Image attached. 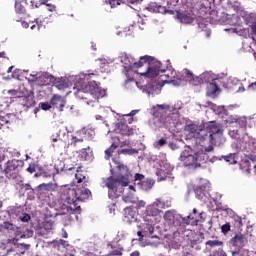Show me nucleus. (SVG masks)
I'll list each match as a JSON object with an SVG mask.
<instances>
[{"instance_id":"obj_1","label":"nucleus","mask_w":256,"mask_h":256,"mask_svg":"<svg viewBox=\"0 0 256 256\" xmlns=\"http://www.w3.org/2000/svg\"><path fill=\"white\" fill-rule=\"evenodd\" d=\"M161 62L151 56L145 55L140 57L138 62H134L133 64H129V69H141V67H146V70L143 72H138L141 77H146L147 79H155L160 73H164L160 76L162 84L172 83L173 85H180L179 81L175 80L177 77V72L171 69H163L161 68Z\"/></svg>"},{"instance_id":"obj_2","label":"nucleus","mask_w":256,"mask_h":256,"mask_svg":"<svg viewBox=\"0 0 256 256\" xmlns=\"http://www.w3.org/2000/svg\"><path fill=\"white\" fill-rule=\"evenodd\" d=\"M112 161L116 165V169H118L120 175L107 178L105 181V185L109 189V198L117 199V197H119V194H117V190L123 189V187H129L131 172H129V168L126 165L122 164L119 158H113Z\"/></svg>"},{"instance_id":"obj_3","label":"nucleus","mask_w":256,"mask_h":256,"mask_svg":"<svg viewBox=\"0 0 256 256\" xmlns=\"http://www.w3.org/2000/svg\"><path fill=\"white\" fill-rule=\"evenodd\" d=\"M91 197V190L84 188H68L64 189L61 194V199L64 201V205L66 206L67 213L73 214L75 212H81V206L79 205V201H85Z\"/></svg>"},{"instance_id":"obj_4","label":"nucleus","mask_w":256,"mask_h":256,"mask_svg":"<svg viewBox=\"0 0 256 256\" xmlns=\"http://www.w3.org/2000/svg\"><path fill=\"white\" fill-rule=\"evenodd\" d=\"M222 135L223 129H221V126L217 125L215 122H211L207 127L203 125L200 126L196 139H198V141H207L208 139L210 145H217V140L221 139Z\"/></svg>"},{"instance_id":"obj_5","label":"nucleus","mask_w":256,"mask_h":256,"mask_svg":"<svg viewBox=\"0 0 256 256\" xmlns=\"http://www.w3.org/2000/svg\"><path fill=\"white\" fill-rule=\"evenodd\" d=\"M3 161V158L0 156V163ZM23 165H25V162L22 160L12 159L8 160L4 168L0 164L1 173H3L6 177V179H17L19 177L21 171L23 170Z\"/></svg>"},{"instance_id":"obj_6","label":"nucleus","mask_w":256,"mask_h":256,"mask_svg":"<svg viewBox=\"0 0 256 256\" xmlns=\"http://www.w3.org/2000/svg\"><path fill=\"white\" fill-rule=\"evenodd\" d=\"M95 138V129L87 126L76 132L75 136H72L71 145L77 147V143H83L84 139L93 141Z\"/></svg>"},{"instance_id":"obj_7","label":"nucleus","mask_w":256,"mask_h":256,"mask_svg":"<svg viewBox=\"0 0 256 256\" xmlns=\"http://www.w3.org/2000/svg\"><path fill=\"white\" fill-rule=\"evenodd\" d=\"M83 91H86V93H90L92 97H94L96 100L103 99L106 95L105 89L101 88L99 85H97L96 81H92L88 83L84 88Z\"/></svg>"},{"instance_id":"obj_8","label":"nucleus","mask_w":256,"mask_h":256,"mask_svg":"<svg viewBox=\"0 0 256 256\" xmlns=\"http://www.w3.org/2000/svg\"><path fill=\"white\" fill-rule=\"evenodd\" d=\"M230 245L235 247V250L232 251V256L239 255V251H241V249L247 245V238L245 235L238 233L230 240Z\"/></svg>"},{"instance_id":"obj_9","label":"nucleus","mask_w":256,"mask_h":256,"mask_svg":"<svg viewBox=\"0 0 256 256\" xmlns=\"http://www.w3.org/2000/svg\"><path fill=\"white\" fill-rule=\"evenodd\" d=\"M180 161L184 164V167H189L190 169H197L198 167L196 155L190 154L187 150L181 153Z\"/></svg>"},{"instance_id":"obj_10","label":"nucleus","mask_w":256,"mask_h":256,"mask_svg":"<svg viewBox=\"0 0 256 256\" xmlns=\"http://www.w3.org/2000/svg\"><path fill=\"white\" fill-rule=\"evenodd\" d=\"M207 187H209V181H207V179L200 178L196 181L193 189L197 199L203 200Z\"/></svg>"},{"instance_id":"obj_11","label":"nucleus","mask_w":256,"mask_h":256,"mask_svg":"<svg viewBox=\"0 0 256 256\" xmlns=\"http://www.w3.org/2000/svg\"><path fill=\"white\" fill-rule=\"evenodd\" d=\"M30 77H32L31 81L33 83H37L40 87H45L47 85H51V81L55 79L53 75H49L47 73H42V74H31Z\"/></svg>"},{"instance_id":"obj_12","label":"nucleus","mask_w":256,"mask_h":256,"mask_svg":"<svg viewBox=\"0 0 256 256\" xmlns=\"http://www.w3.org/2000/svg\"><path fill=\"white\" fill-rule=\"evenodd\" d=\"M153 117L159 119L160 123H165V119L167 117V111H169V105L162 104L154 106L153 109Z\"/></svg>"},{"instance_id":"obj_13","label":"nucleus","mask_w":256,"mask_h":256,"mask_svg":"<svg viewBox=\"0 0 256 256\" xmlns=\"http://www.w3.org/2000/svg\"><path fill=\"white\" fill-rule=\"evenodd\" d=\"M186 237L190 247L193 248L196 245L203 243V239H205V234H203V232H195L191 230L190 232H188Z\"/></svg>"},{"instance_id":"obj_14","label":"nucleus","mask_w":256,"mask_h":256,"mask_svg":"<svg viewBox=\"0 0 256 256\" xmlns=\"http://www.w3.org/2000/svg\"><path fill=\"white\" fill-rule=\"evenodd\" d=\"M164 220L168 225L173 227H181V216L175 214L174 210H168L164 214Z\"/></svg>"},{"instance_id":"obj_15","label":"nucleus","mask_w":256,"mask_h":256,"mask_svg":"<svg viewBox=\"0 0 256 256\" xmlns=\"http://www.w3.org/2000/svg\"><path fill=\"white\" fill-rule=\"evenodd\" d=\"M161 213V210L157 208L153 203L149 206H147L146 211H145V217L144 221H155V217Z\"/></svg>"},{"instance_id":"obj_16","label":"nucleus","mask_w":256,"mask_h":256,"mask_svg":"<svg viewBox=\"0 0 256 256\" xmlns=\"http://www.w3.org/2000/svg\"><path fill=\"white\" fill-rule=\"evenodd\" d=\"M142 233L145 237L149 235L152 239H155V237H157L153 236V233H155V220L145 221V223L142 224Z\"/></svg>"},{"instance_id":"obj_17","label":"nucleus","mask_w":256,"mask_h":256,"mask_svg":"<svg viewBox=\"0 0 256 256\" xmlns=\"http://www.w3.org/2000/svg\"><path fill=\"white\" fill-rule=\"evenodd\" d=\"M76 153L78 155L79 161H91L93 158V150H91V147L82 148Z\"/></svg>"},{"instance_id":"obj_18","label":"nucleus","mask_w":256,"mask_h":256,"mask_svg":"<svg viewBox=\"0 0 256 256\" xmlns=\"http://www.w3.org/2000/svg\"><path fill=\"white\" fill-rule=\"evenodd\" d=\"M176 18L180 21V23H184L186 25H189L195 21V18L191 15V13L187 12H179L176 13Z\"/></svg>"},{"instance_id":"obj_19","label":"nucleus","mask_w":256,"mask_h":256,"mask_svg":"<svg viewBox=\"0 0 256 256\" xmlns=\"http://www.w3.org/2000/svg\"><path fill=\"white\" fill-rule=\"evenodd\" d=\"M146 11H149L150 13H167V8L165 6H161L157 4V2H150L146 6Z\"/></svg>"},{"instance_id":"obj_20","label":"nucleus","mask_w":256,"mask_h":256,"mask_svg":"<svg viewBox=\"0 0 256 256\" xmlns=\"http://www.w3.org/2000/svg\"><path fill=\"white\" fill-rule=\"evenodd\" d=\"M186 80L189 81L191 85L198 86L203 84V79L199 76H195L191 73L189 69H185Z\"/></svg>"},{"instance_id":"obj_21","label":"nucleus","mask_w":256,"mask_h":256,"mask_svg":"<svg viewBox=\"0 0 256 256\" xmlns=\"http://www.w3.org/2000/svg\"><path fill=\"white\" fill-rule=\"evenodd\" d=\"M22 101L24 107H33V105H35V95L33 92L25 91L22 96Z\"/></svg>"},{"instance_id":"obj_22","label":"nucleus","mask_w":256,"mask_h":256,"mask_svg":"<svg viewBox=\"0 0 256 256\" xmlns=\"http://www.w3.org/2000/svg\"><path fill=\"white\" fill-rule=\"evenodd\" d=\"M25 5H27V0H16L14 5L15 13L17 15H27V8Z\"/></svg>"},{"instance_id":"obj_23","label":"nucleus","mask_w":256,"mask_h":256,"mask_svg":"<svg viewBox=\"0 0 256 256\" xmlns=\"http://www.w3.org/2000/svg\"><path fill=\"white\" fill-rule=\"evenodd\" d=\"M22 27L24 29H30L34 31V29H37L38 31L43 28V22H41L39 19H35V21H32L30 23L22 21Z\"/></svg>"},{"instance_id":"obj_24","label":"nucleus","mask_w":256,"mask_h":256,"mask_svg":"<svg viewBox=\"0 0 256 256\" xmlns=\"http://www.w3.org/2000/svg\"><path fill=\"white\" fill-rule=\"evenodd\" d=\"M51 105H58L59 111H63L65 109V99H63V96L59 94H54L50 101Z\"/></svg>"},{"instance_id":"obj_25","label":"nucleus","mask_w":256,"mask_h":256,"mask_svg":"<svg viewBox=\"0 0 256 256\" xmlns=\"http://www.w3.org/2000/svg\"><path fill=\"white\" fill-rule=\"evenodd\" d=\"M54 87L59 91H64V89L69 88V80L67 78H54Z\"/></svg>"},{"instance_id":"obj_26","label":"nucleus","mask_w":256,"mask_h":256,"mask_svg":"<svg viewBox=\"0 0 256 256\" xmlns=\"http://www.w3.org/2000/svg\"><path fill=\"white\" fill-rule=\"evenodd\" d=\"M118 133L126 137H131V135H134L135 132L133 128H130L127 124L122 123L118 125Z\"/></svg>"},{"instance_id":"obj_27","label":"nucleus","mask_w":256,"mask_h":256,"mask_svg":"<svg viewBox=\"0 0 256 256\" xmlns=\"http://www.w3.org/2000/svg\"><path fill=\"white\" fill-rule=\"evenodd\" d=\"M200 129H201V125H197V124H187L185 126V131H187V133H189L191 137H194V139L197 138V135Z\"/></svg>"},{"instance_id":"obj_28","label":"nucleus","mask_w":256,"mask_h":256,"mask_svg":"<svg viewBox=\"0 0 256 256\" xmlns=\"http://www.w3.org/2000/svg\"><path fill=\"white\" fill-rule=\"evenodd\" d=\"M219 83H221V79L219 78L212 80L207 87L208 95H215L219 91Z\"/></svg>"},{"instance_id":"obj_29","label":"nucleus","mask_w":256,"mask_h":256,"mask_svg":"<svg viewBox=\"0 0 256 256\" xmlns=\"http://www.w3.org/2000/svg\"><path fill=\"white\" fill-rule=\"evenodd\" d=\"M196 163L197 167H201L203 163H207L209 161V155L206 152H196Z\"/></svg>"},{"instance_id":"obj_30","label":"nucleus","mask_w":256,"mask_h":256,"mask_svg":"<svg viewBox=\"0 0 256 256\" xmlns=\"http://www.w3.org/2000/svg\"><path fill=\"white\" fill-rule=\"evenodd\" d=\"M171 171H173V167H171L170 165L166 170L161 169L160 171H158V175L160 176V181H167V178L171 177Z\"/></svg>"},{"instance_id":"obj_31","label":"nucleus","mask_w":256,"mask_h":256,"mask_svg":"<svg viewBox=\"0 0 256 256\" xmlns=\"http://www.w3.org/2000/svg\"><path fill=\"white\" fill-rule=\"evenodd\" d=\"M111 247V251L109 252V256H122L123 255V247L121 245H109Z\"/></svg>"},{"instance_id":"obj_32","label":"nucleus","mask_w":256,"mask_h":256,"mask_svg":"<svg viewBox=\"0 0 256 256\" xmlns=\"http://www.w3.org/2000/svg\"><path fill=\"white\" fill-rule=\"evenodd\" d=\"M124 215H125V219H127V221H133V219H135L137 213L135 212V210H133V208L126 207L124 209Z\"/></svg>"},{"instance_id":"obj_33","label":"nucleus","mask_w":256,"mask_h":256,"mask_svg":"<svg viewBox=\"0 0 256 256\" xmlns=\"http://www.w3.org/2000/svg\"><path fill=\"white\" fill-rule=\"evenodd\" d=\"M206 249H213L215 247H223V241L220 240H208L205 243Z\"/></svg>"},{"instance_id":"obj_34","label":"nucleus","mask_w":256,"mask_h":256,"mask_svg":"<svg viewBox=\"0 0 256 256\" xmlns=\"http://www.w3.org/2000/svg\"><path fill=\"white\" fill-rule=\"evenodd\" d=\"M251 121V119L247 120V117H240L236 119L235 123L239 125L240 129H247V125H249Z\"/></svg>"},{"instance_id":"obj_35","label":"nucleus","mask_w":256,"mask_h":256,"mask_svg":"<svg viewBox=\"0 0 256 256\" xmlns=\"http://www.w3.org/2000/svg\"><path fill=\"white\" fill-rule=\"evenodd\" d=\"M54 187H53V184H40L38 186V191L41 194L43 193H48L49 191H54Z\"/></svg>"},{"instance_id":"obj_36","label":"nucleus","mask_w":256,"mask_h":256,"mask_svg":"<svg viewBox=\"0 0 256 256\" xmlns=\"http://www.w3.org/2000/svg\"><path fill=\"white\" fill-rule=\"evenodd\" d=\"M182 221L185 223V225H198L199 223L197 217L191 215L182 218Z\"/></svg>"},{"instance_id":"obj_37","label":"nucleus","mask_w":256,"mask_h":256,"mask_svg":"<svg viewBox=\"0 0 256 256\" xmlns=\"http://www.w3.org/2000/svg\"><path fill=\"white\" fill-rule=\"evenodd\" d=\"M117 147H119L118 144L112 143L111 146L105 150V159H111V156L115 153V149H117Z\"/></svg>"},{"instance_id":"obj_38","label":"nucleus","mask_w":256,"mask_h":256,"mask_svg":"<svg viewBox=\"0 0 256 256\" xmlns=\"http://www.w3.org/2000/svg\"><path fill=\"white\" fill-rule=\"evenodd\" d=\"M24 93L25 91H21V90H15V89L8 90V94L16 99H22Z\"/></svg>"},{"instance_id":"obj_39","label":"nucleus","mask_w":256,"mask_h":256,"mask_svg":"<svg viewBox=\"0 0 256 256\" xmlns=\"http://www.w3.org/2000/svg\"><path fill=\"white\" fill-rule=\"evenodd\" d=\"M153 204L158 211H161V209H165L166 207H171V204H165V202L161 201V199H157L155 202H153Z\"/></svg>"},{"instance_id":"obj_40","label":"nucleus","mask_w":256,"mask_h":256,"mask_svg":"<svg viewBox=\"0 0 256 256\" xmlns=\"http://www.w3.org/2000/svg\"><path fill=\"white\" fill-rule=\"evenodd\" d=\"M153 185H155V182L153 180H146L142 182V189L144 191H149L153 189Z\"/></svg>"},{"instance_id":"obj_41","label":"nucleus","mask_w":256,"mask_h":256,"mask_svg":"<svg viewBox=\"0 0 256 256\" xmlns=\"http://www.w3.org/2000/svg\"><path fill=\"white\" fill-rule=\"evenodd\" d=\"M75 177L77 179V183H83V180L86 179L85 175H83V171H79V170H77Z\"/></svg>"},{"instance_id":"obj_42","label":"nucleus","mask_w":256,"mask_h":256,"mask_svg":"<svg viewBox=\"0 0 256 256\" xmlns=\"http://www.w3.org/2000/svg\"><path fill=\"white\" fill-rule=\"evenodd\" d=\"M221 231H222V233H224V235H227V233H229V231H231V224L229 222H227L226 224L222 225Z\"/></svg>"},{"instance_id":"obj_43","label":"nucleus","mask_w":256,"mask_h":256,"mask_svg":"<svg viewBox=\"0 0 256 256\" xmlns=\"http://www.w3.org/2000/svg\"><path fill=\"white\" fill-rule=\"evenodd\" d=\"M106 3H109L110 7L113 9L114 7L121 5V0H106Z\"/></svg>"},{"instance_id":"obj_44","label":"nucleus","mask_w":256,"mask_h":256,"mask_svg":"<svg viewBox=\"0 0 256 256\" xmlns=\"http://www.w3.org/2000/svg\"><path fill=\"white\" fill-rule=\"evenodd\" d=\"M44 177H55V168L50 169L49 171H43L42 172Z\"/></svg>"},{"instance_id":"obj_45","label":"nucleus","mask_w":256,"mask_h":256,"mask_svg":"<svg viewBox=\"0 0 256 256\" xmlns=\"http://www.w3.org/2000/svg\"><path fill=\"white\" fill-rule=\"evenodd\" d=\"M118 155H133L132 149H120L118 150Z\"/></svg>"},{"instance_id":"obj_46","label":"nucleus","mask_w":256,"mask_h":256,"mask_svg":"<svg viewBox=\"0 0 256 256\" xmlns=\"http://www.w3.org/2000/svg\"><path fill=\"white\" fill-rule=\"evenodd\" d=\"M42 227H44L47 231L51 232L53 229V223L51 221H45L43 222Z\"/></svg>"},{"instance_id":"obj_47","label":"nucleus","mask_w":256,"mask_h":256,"mask_svg":"<svg viewBox=\"0 0 256 256\" xmlns=\"http://www.w3.org/2000/svg\"><path fill=\"white\" fill-rule=\"evenodd\" d=\"M49 231H47L43 226L39 229L38 235L39 237H47L49 235Z\"/></svg>"},{"instance_id":"obj_48","label":"nucleus","mask_w":256,"mask_h":256,"mask_svg":"<svg viewBox=\"0 0 256 256\" xmlns=\"http://www.w3.org/2000/svg\"><path fill=\"white\" fill-rule=\"evenodd\" d=\"M164 145H167V139L161 138L156 142L155 147H163Z\"/></svg>"},{"instance_id":"obj_49","label":"nucleus","mask_w":256,"mask_h":256,"mask_svg":"<svg viewBox=\"0 0 256 256\" xmlns=\"http://www.w3.org/2000/svg\"><path fill=\"white\" fill-rule=\"evenodd\" d=\"M224 159L227 161V163H235V154L225 156Z\"/></svg>"},{"instance_id":"obj_50","label":"nucleus","mask_w":256,"mask_h":256,"mask_svg":"<svg viewBox=\"0 0 256 256\" xmlns=\"http://www.w3.org/2000/svg\"><path fill=\"white\" fill-rule=\"evenodd\" d=\"M40 107L43 109V111H49V109H51V104L48 102H43L40 104Z\"/></svg>"},{"instance_id":"obj_51","label":"nucleus","mask_w":256,"mask_h":256,"mask_svg":"<svg viewBox=\"0 0 256 256\" xmlns=\"http://www.w3.org/2000/svg\"><path fill=\"white\" fill-rule=\"evenodd\" d=\"M212 256H227V253L223 249L216 250L213 252Z\"/></svg>"},{"instance_id":"obj_52","label":"nucleus","mask_w":256,"mask_h":256,"mask_svg":"<svg viewBox=\"0 0 256 256\" xmlns=\"http://www.w3.org/2000/svg\"><path fill=\"white\" fill-rule=\"evenodd\" d=\"M137 114V110H132L129 114L126 115V117H131L128 120V123H133V117Z\"/></svg>"},{"instance_id":"obj_53","label":"nucleus","mask_w":256,"mask_h":256,"mask_svg":"<svg viewBox=\"0 0 256 256\" xmlns=\"http://www.w3.org/2000/svg\"><path fill=\"white\" fill-rule=\"evenodd\" d=\"M26 171H28V173H31V174L35 173V171H37L35 164H30L26 169Z\"/></svg>"},{"instance_id":"obj_54","label":"nucleus","mask_w":256,"mask_h":256,"mask_svg":"<svg viewBox=\"0 0 256 256\" xmlns=\"http://www.w3.org/2000/svg\"><path fill=\"white\" fill-rule=\"evenodd\" d=\"M3 227H4L5 229L10 230V231H13V229H14L13 224L10 223V222H4V223H3Z\"/></svg>"},{"instance_id":"obj_55","label":"nucleus","mask_w":256,"mask_h":256,"mask_svg":"<svg viewBox=\"0 0 256 256\" xmlns=\"http://www.w3.org/2000/svg\"><path fill=\"white\" fill-rule=\"evenodd\" d=\"M46 7H47V11H49L50 13H53L57 9V7L52 4H46Z\"/></svg>"},{"instance_id":"obj_56","label":"nucleus","mask_w":256,"mask_h":256,"mask_svg":"<svg viewBox=\"0 0 256 256\" xmlns=\"http://www.w3.org/2000/svg\"><path fill=\"white\" fill-rule=\"evenodd\" d=\"M20 219L23 223H28L31 220V216L29 214H24Z\"/></svg>"},{"instance_id":"obj_57","label":"nucleus","mask_w":256,"mask_h":256,"mask_svg":"<svg viewBox=\"0 0 256 256\" xmlns=\"http://www.w3.org/2000/svg\"><path fill=\"white\" fill-rule=\"evenodd\" d=\"M134 179L135 181H143V179H145V176L143 174L136 173Z\"/></svg>"},{"instance_id":"obj_58","label":"nucleus","mask_w":256,"mask_h":256,"mask_svg":"<svg viewBox=\"0 0 256 256\" xmlns=\"http://www.w3.org/2000/svg\"><path fill=\"white\" fill-rule=\"evenodd\" d=\"M129 145H131V141L129 140H125L120 143V147H129Z\"/></svg>"},{"instance_id":"obj_59","label":"nucleus","mask_w":256,"mask_h":256,"mask_svg":"<svg viewBox=\"0 0 256 256\" xmlns=\"http://www.w3.org/2000/svg\"><path fill=\"white\" fill-rule=\"evenodd\" d=\"M249 89L251 91H256V82L252 83L251 85H249Z\"/></svg>"},{"instance_id":"obj_60","label":"nucleus","mask_w":256,"mask_h":256,"mask_svg":"<svg viewBox=\"0 0 256 256\" xmlns=\"http://www.w3.org/2000/svg\"><path fill=\"white\" fill-rule=\"evenodd\" d=\"M249 159L250 161H253L254 163H256V155L250 154Z\"/></svg>"},{"instance_id":"obj_61","label":"nucleus","mask_w":256,"mask_h":256,"mask_svg":"<svg viewBox=\"0 0 256 256\" xmlns=\"http://www.w3.org/2000/svg\"><path fill=\"white\" fill-rule=\"evenodd\" d=\"M137 235H138V237H140V239H143V237H145V234L143 233V230L142 231H138Z\"/></svg>"},{"instance_id":"obj_62","label":"nucleus","mask_w":256,"mask_h":256,"mask_svg":"<svg viewBox=\"0 0 256 256\" xmlns=\"http://www.w3.org/2000/svg\"><path fill=\"white\" fill-rule=\"evenodd\" d=\"M130 256H141V253L139 251H134L130 254Z\"/></svg>"},{"instance_id":"obj_63","label":"nucleus","mask_w":256,"mask_h":256,"mask_svg":"<svg viewBox=\"0 0 256 256\" xmlns=\"http://www.w3.org/2000/svg\"><path fill=\"white\" fill-rule=\"evenodd\" d=\"M205 151L207 153H211V151H213V146L212 145L208 146L207 148H205Z\"/></svg>"},{"instance_id":"obj_64","label":"nucleus","mask_w":256,"mask_h":256,"mask_svg":"<svg viewBox=\"0 0 256 256\" xmlns=\"http://www.w3.org/2000/svg\"><path fill=\"white\" fill-rule=\"evenodd\" d=\"M252 32L256 35V22L252 25Z\"/></svg>"}]
</instances>
